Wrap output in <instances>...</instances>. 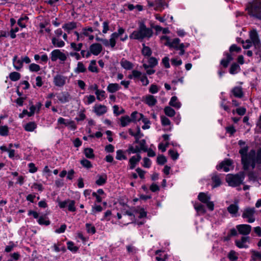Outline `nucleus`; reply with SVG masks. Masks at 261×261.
<instances>
[{
    "label": "nucleus",
    "mask_w": 261,
    "mask_h": 261,
    "mask_svg": "<svg viewBox=\"0 0 261 261\" xmlns=\"http://www.w3.org/2000/svg\"><path fill=\"white\" fill-rule=\"evenodd\" d=\"M138 24V30L133 31L129 35L130 39L142 40L144 38H150L152 36L153 33L152 29L147 28L143 21H140Z\"/></svg>",
    "instance_id": "obj_1"
},
{
    "label": "nucleus",
    "mask_w": 261,
    "mask_h": 261,
    "mask_svg": "<svg viewBox=\"0 0 261 261\" xmlns=\"http://www.w3.org/2000/svg\"><path fill=\"white\" fill-rule=\"evenodd\" d=\"M248 151V147L244 146L242 147L239 151L240 153L242 155V161L244 165V168L245 169H247L249 167H251L252 168H254V162L253 159H251L252 156H254L255 151L252 150L249 152L248 155L247 154Z\"/></svg>",
    "instance_id": "obj_2"
},
{
    "label": "nucleus",
    "mask_w": 261,
    "mask_h": 261,
    "mask_svg": "<svg viewBox=\"0 0 261 261\" xmlns=\"http://www.w3.org/2000/svg\"><path fill=\"white\" fill-rule=\"evenodd\" d=\"M250 15L255 16L261 19V2L259 0H254L252 3L248 4L246 7Z\"/></svg>",
    "instance_id": "obj_3"
},
{
    "label": "nucleus",
    "mask_w": 261,
    "mask_h": 261,
    "mask_svg": "<svg viewBox=\"0 0 261 261\" xmlns=\"http://www.w3.org/2000/svg\"><path fill=\"white\" fill-rule=\"evenodd\" d=\"M244 178L245 174L243 172H240L235 175L228 174L226 180L230 186L235 187L242 184Z\"/></svg>",
    "instance_id": "obj_4"
},
{
    "label": "nucleus",
    "mask_w": 261,
    "mask_h": 261,
    "mask_svg": "<svg viewBox=\"0 0 261 261\" xmlns=\"http://www.w3.org/2000/svg\"><path fill=\"white\" fill-rule=\"evenodd\" d=\"M255 211V209L254 207H247L243 211L242 217L247 219V222L253 223L255 220L254 216Z\"/></svg>",
    "instance_id": "obj_5"
},
{
    "label": "nucleus",
    "mask_w": 261,
    "mask_h": 261,
    "mask_svg": "<svg viewBox=\"0 0 261 261\" xmlns=\"http://www.w3.org/2000/svg\"><path fill=\"white\" fill-rule=\"evenodd\" d=\"M198 199L202 203L205 204L211 211L214 209V204L213 202L210 201L211 197L206 194L201 192L200 193L198 196Z\"/></svg>",
    "instance_id": "obj_6"
},
{
    "label": "nucleus",
    "mask_w": 261,
    "mask_h": 261,
    "mask_svg": "<svg viewBox=\"0 0 261 261\" xmlns=\"http://www.w3.org/2000/svg\"><path fill=\"white\" fill-rule=\"evenodd\" d=\"M68 203V211L70 212H75L76 211V208L75 205V201L74 200L68 199L64 201H59L58 202V205L60 208L63 209L67 206Z\"/></svg>",
    "instance_id": "obj_7"
},
{
    "label": "nucleus",
    "mask_w": 261,
    "mask_h": 261,
    "mask_svg": "<svg viewBox=\"0 0 261 261\" xmlns=\"http://www.w3.org/2000/svg\"><path fill=\"white\" fill-rule=\"evenodd\" d=\"M161 40H166L164 43L165 46H169L170 48H174L177 50L179 49V39L176 38L172 41H171L170 38L167 36H162L161 37Z\"/></svg>",
    "instance_id": "obj_8"
},
{
    "label": "nucleus",
    "mask_w": 261,
    "mask_h": 261,
    "mask_svg": "<svg viewBox=\"0 0 261 261\" xmlns=\"http://www.w3.org/2000/svg\"><path fill=\"white\" fill-rule=\"evenodd\" d=\"M125 32V30L122 27H119L117 32L113 33L110 35V46L114 48L116 44V39L121 36Z\"/></svg>",
    "instance_id": "obj_9"
},
{
    "label": "nucleus",
    "mask_w": 261,
    "mask_h": 261,
    "mask_svg": "<svg viewBox=\"0 0 261 261\" xmlns=\"http://www.w3.org/2000/svg\"><path fill=\"white\" fill-rule=\"evenodd\" d=\"M50 59L53 62H55L58 59L64 62L67 59V56L64 53L61 52L60 49H56L51 52Z\"/></svg>",
    "instance_id": "obj_10"
},
{
    "label": "nucleus",
    "mask_w": 261,
    "mask_h": 261,
    "mask_svg": "<svg viewBox=\"0 0 261 261\" xmlns=\"http://www.w3.org/2000/svg\"><path fill=\"white\" fill-rule=\"evenodd\" d=\"M58 123L60 124H64L66 126H69L71 130H75L77 127L75 122L71 120H66L63 117H60L58 119Z\"/></svg>",
    "instance_id": "obj_11"
},
{
    "label": "nucleus",
    "mask_w": 261,
    "mask_h": 261,
    "mask_svg": "<svg viewBox=\"0 0 261 261\" xmlns=\"http://www.w3.org/2000/svg\"><path fill=\"white\" fill-rule=\"evenodd\" d=\"M66 79V76L58 74L54 76L53 82L55 86L62 87L65 85Z\"/></svg>",
    "instance_id": "obj_12"
},
{
    "label": "nucleus",
    "mask_w": 261,
    "mask_h": 261,
    "mask_svg": "<svg viewBox=\"0 0 261 261\" xmlns=\"http://www.w3.org/2000/svg\"><path fill=\"white\" fill-rule=\"evenodd\" d=\"M56 95H57L58 100L62 103L68 102L71 99L70 94L66 91L62 92L60 93H57Z\"/></svg>",
    "instance_id": "obj_13"
},
{
    "label": "nucleus",
    "mask_w": 261,
    "mask_h": 261,
    "mask_svg": "<svg viewBox=\"0 0 261 261\" xmlns=\"http://www.w3.org/2000/svg\"><path fill=\"white\" fill-rule=\"evenodd\" d=\"M239 232L243 235H248L251 230V226L248 224H240L236 226Z\"/></svg>",
    "instance_id": "obj_14"
},
{
    "label": "nucleus",
    "mask_w": 261,
    "mask_h": 261,
    "mask_svg": "<svg viewBox=\"0 0 261 261\" xmlns=\"http://www.w3.org/2000/svg\"><path fill=\"white\" fill-rule=\"evenodd\" d=\"M89 49L92 54L94 56H98L102 50V46L101 44L94 43L90 45Z\"/></svg>",
    "instance_id": "obj_15"
},
{
    "label": "nucleus",
    "mask_w": 261,
    "mask_h": 261,
    "mask_svg": "<svg viewBox=\"0 0 261 261\" xmlns=\"http://www.w3.org/2000/svg\"><path fill=\"white\" fill-rule=\"evenodd\" d=\"M232 162L230 160H226L222 162L219 165L217 166V169L218 170L223 169L225 172H228L230 170V168L231 166Z\"/></svg>",
    "instance_id": "obj_16"
},
{
    "label": "nucleus",
    "mask_w": 261,
    "mask_h": 261,
    "mask_svg": "<svg viewBox=\"0 0 261 261\" xmlns=\"http://www.w3.org/2000/svg\"><path fill=\"white\" fill-rule=\"evenodd\" d=\"M250 38L251 41L254 44L255 47L260 46V42L259 40L258 34L255 30H252L250 33Z\"/></svg>",
    "instance_id": "obj_17"
},
{
    "label": "nucleus",
    "mask_w": 261,
    "mask_h": 261,
    "mask_svg": "<svg viewBox=\"0 0 261 261\" xmlns=\"http://www.w3.org/2000/svg\"><path fill=\"white\" fill-rule=\"evenodd\" d=\"M155 4L154 10L157 11L162 12L168 7V4L165 0H155Z\"/></svg>",
    "instance_id": "obj_18"
},
{
    "label": "nucleus",
    "mask_w": 261,
    "mask_h": 261,
    "mask_svg": "<svg viewBox=\"0 0 261 261\" xmlns=\"http://www.w3.org/2000/svg\"><path fill=\"white\" fill-rule=\"evenodd\" d=\"M97 179L95 181V184L98 186H102L106 184L108 179L107 175L106 173L98 174Z\"/></svg>",
    "instance_id": "obj_19"
},
{
    "label": "nucleus",
    "mask_w": 261,
    "mask_h": 261,
    "mask_svg": "<svg viewBox=\"0 0 261 261\" xmlns=\"http://www.w3.org/2000/svg\"><path fill=\"white\" fill-rule=\"evenodd\" d=\"M143 101L149 107H152L155 106L157 102V100L152 95H148L145 96V99Z\"/></svg>",
    "instance_id": "obj_20"
},
{
    "label": "nucleus",
    "mask_w": 261,
    "mask_h": 261,
    "mask_svg": "<svg viewBox=\"0 0 261 261\" xmlns=\"http://www.w3.org/2000/svg\"><path fill=\"white\" fill-rule=\"evenodd\" d=\"M17 56L15 55L13 57L12 62L13 63L14 67L17 70H20L23 67V62L22 59H17Z\"/></svg>",
    "instance_id": "obj_21"
},
{
    "label": "nucleus",
    "mask_w": 261,
    "mask_h": 261,
    "mask_svg": "<svg viewBox=\"0 0 261 261\" xmlns=\"http://www.w3.org/2000/svg\"><path fill=\"white\" fill-rule=\"evenodd\" d=\"M249 240L248 237H243L241 240H236L235 241L236 245L237 247L240 248H247L248 246L246 245V243Z\"/></svg>",
    "instance_id": "obj_22"
},
{
    "label": "nucleus",
    "mask_w": 261,
    "mask_h": 261,
    "mask_svg": "<svg viewBox=\"0 0 261 261\" xmlns=\"http://www.w3.org/2000/svg\"><path fill=\"white\" fill-rule=\"evenodd\" d=\"M107 111V107L104 105H95L94 107V112L97 115L100 116L105 114Z\"/></svg>",
    "instance_id": "obj_23"
},
{
    "label": "nucleus",
    "mask_w": 261,
    "mask_h": 261,
    "mask_svg": "<svg viewBox=\"0 0 261 261\" xmlns=\"http://www.w3.org/2000/svg\"><path fill=\"white\" fill-rule=\"evenodd\" d=\"M194 207L198 215H202L206 213L204 206L200 203H195L194 204Z\"/></svg>",
    "instance_id": "obj_24"
},
{
    "label": "nucleus",
    "mask_w": 261,
    "mask_h": 261,
    "mask_svg": "<svg viewBox=\"0 0 261 261\" xmlns=\"http://www.w3.org/2000/svg\"><path fill=\"white\" fill-rule=\"evenodd\" d=\"M140 117L138 119V121H142L144 123V125L142 126V129H147L150 128V121L147 118L145 117L143 114H140Z\"/></svg>",
    "instance_id": "obj_25"
},
{
    "label": "nucleus",
    "mask_w": 261,
    "mask_h": 261,
    "mask_svg": "<svg viewBox=\"0 0 261 261\" xmlns=\"http://www.w3.org/2000/svg\"><path fill=\"white\" fill-rule=\"evenodd\" d=\"M239 209V206L237 203L231 204L227 207L228 212L233 217H236L237 216V213L238 212Z\"/></svg>",
    "instance_id": "obj_26"
},
{
    "label": "nucleus",
    "mask_w": 261,
    "mask_h": 261,
    "mask_svg": "<svg viewBox=\"0 0 261 261\" xmlns=\"http://www.w3.org/2000/svg\"><path fill=\"white\" fill-rule=\"evenodd\" d=\"M76 22L74 21L66 23L62 26V28L68 33H69L71 30L76 29Z\"/></svg>",
    "instance_id": "obj_27"
},
{
    "label": "nucleus",
    "mask_w": 261,
    "mask_h": 261,
    "mask_svg": "<svg viewBox=\"0 0 261 261\" xmlns=\"http://www.w3.org/2000/svg\"><path fill=\"white\" fill-rule=\"evenodd\" d=\"M37 222L40 225L48 226L50 224V221L46 217V215L40 216L37 220Z\"/></svg>",
    "instance_id": "obj_28"
},
{
    "label": "nucleus",
    "mask_w": 261,
    "mask_h": 261,
    "mask_svg": "<svg viewBox=\"0 0 261 261\" xmlns=\"http://www.w3.org/2000/svg\"><path fill=\"white\" fill-rule=\"evenodd\" d=\"M121 87L117 83L109 84L107 87V91L111 93H113L118 91Z\"/></svg>",
    "instance_id": "obj_29"
},
{
    "label": "nucleus",
    "mask_w": 261,
    "mask_h": 261,
    "mask_svg": "<svg viewBox=\"0 0 261 261\" xmlns=\"http://www.w3.org/2000/svg\"><path fill=\"white\" fill-rule=\"evenodd\" d=\"M121 66L126 70H130L133 68L134 65L130 61L122 59L120 62Z\"/></svg>",
    "instance_id": "obj_30"
},
{
    "label": "nucleus",
    "mask_w": 261,
    "mask_h": 261,
    "mask_svg": "<svg viewBox=\"0 0 261 261\" xmlns=\"http://www.w3.org/2000/svg\"><path fill=\"white\" fill-rule=\"evenodd\" d=\"M142 47L141 50L142 55L145 57H150L152 53L151 49L149 46H146L145 43L142 44Z\"/></svg>",
    "instance_id": "obj_31"
},
{
    "label": "nucleus",
    "mask_w": 261,
    "mask_h": 261,
    "mask_svg": "<svg viewBox=\"0 0 261 261\" xmlns=\"http://www.w3.org/2000/svg\"><path fill=\"white\" fill-rule=\"evenodd\" d=\"M37 127V124L34 121L27 123L24 126V129L27 132H33Z\"/></svg>",
    "instance_id": "obj_32"
},
{
    "label": "nucleus",
    "mask_w": 261,
    "mask_h": 261,
    "mask_svg": "<svg viewBox=\"0 0 261 261\" xmlns=\"http://www.w3.org/2000/svg\"><path fill=\"white\" fill-rule=\"evenodd\" d=\"M51 43L55 47H62L64 46L65 43L61 39H57L56 37H53L51 39Z\"/></svg>",
    "instance_id": "obj_33"
},
{
    "label": "nucleus",
    "mask_w": 261,
    "mask_h": 261,
    "mask_svg": "<svg viewBox=\"0 0 261 261\" xmlns=\"http://www.w3.org/2000/svg\"><path fill=\"white\" fill-rule=\"evenodd\" d=\"M103 210V208L102 206L94 203V204L92 206L91 214L95 215L96 214L101 212Z\"/></svg>",
    "instance_id": "obj_34"
},
{
    "label": "nucleus",
    "mask_w": 261,
    "mask_h": 261,
    "mask_svg": "<svg viewBox=\"0 0 261 261\" xmlns=\"http://www.w3.org/2000/svg\"><path fill=\"white\" fill-rule=\"evenodd\" d=\"M231 92L233 95L237 97L241 98L243 95L242 88L241 87H236L233 88L231 90Z\"/></svg>",
    "instance_id": "obj_35"
},
{
    "label": "nucleus",
    "mask_w": 261,
    "mask_h": 261,
    "mask_svg": "<svg viewBox=\"0 0 261 261\" xmlns=\"http://www.w3.org/2000/svg\"><path fill=\"white\" fill-rule=\"evenodd\" d=\"M84 153L86 157L89 159H94L95 157L94 150L91 148H85L84 150Z\"/></svg>",
    "instance_id": "obj_36"
},
{
    "label": "nucleus",
    "mask_w": 261,
    "mask_h": 261,
    "mask_svg": "<svg viewBox=\"0 0 261 261\" xmlns=\"http://www.w3.org/2000/svg\"><path fill=\"white\" fill-rule=\"evenodd\" d=\"M120 125L122 127L126 126L130 123V117L128 115L121 116L120 118Z\"/></svg>",
    "instance_id": "obj_37"
},
{
    "label": "nucleus",
    "mask_w": 261,
    "mask_h": 261,
    "mask_svg": "<svg viewBox=\"0 0 261 261\" xmlns=\"http://www.w3.org/2000/svg\"><path fill=\"white\" fill-rule=\"evenodd\" d=\"M67 249L72 253H76L79 249L77 246L74 245V242L71 241L67 242Z\"/></svg>",
    "instance_id": "obj_38"
},
{
    "label": "nucleus",
    "mask_w": 261,
    "mask_h": 261,
    "mask_svg": "<svg viewBox=\"0 0 261 261\" xmlns=\"http://www.w3.org/2000/svg\"><path fill=\"white\" fill-rule=\"evenodd\" d=\"M232 60V57L231 55L229 54H226V58L225 59H223L221 61V64L224 67H227L229 63Z\"/></svg>",
    "instance_id": "obj_39"
},
{
    "label": "nucleus",
    "mask_w": 261,
    "mask_h": 261,
    "mask_svg": "<svg viewBox=\"0 0 261 261\" xmlns=\"http://www.w3.org/2000/svg\"><path fill=\"white\" fill-rule=\"evenodd\" d=\"M96 62L95 60L91 61L90 65L88 67V70L92 72H98V69L96 66Z\"/></svg>",
    "instance_id": "obj_40"
},
{
    "label": "nucleus",
    "mask_w": 261,
    "mask_h": 261,
    "mask_svg": "<svg viewBox=\"0 0 261 261\" xmlns=\"http://www.w3.org/2000/svg\"><path fill=\"white\" fill-rule=\"evenodd\" d=\"M164 113L166 115L172 117L175 114L174 110L169 106H166L164 108Z\"/></svg>",
    "instance_id": "obj_41"
},
{
    "label": "nucleus",
    "mask_w": 261,
    "mask_h": 261,
    "mask_svg": "<svg viewBox=\"0 0 261 261\" xmlns=\"http://www.w3.org/2000/svg\"><path fill=\"white\" fill-rule=\"evenodd\" d=\"M95 94L96 95L97 99L99 101H101L106 97V92L102 90H97V91H95Z\"/></svg>",
    "instance_id": "obj_42"
},
{
    "label": "nucleus",
    "mask_w": 261,
    "mask_h": 261,
    "mask_svg": "<svg viewBox=\"0 0 261 261\" xmlns=\"http://www.w3.org/2000/svg\"><path fill=\"white\" fill-rule=\"evenodd\" d=\"M21 77V74L18 72L13 71L9 74L10 79L13 82L18 81Z\"/></svg>",
    "instance_id": "obj_43"
},
{
    "label": "nucleus",
    "mask_w": 261,
    "mask_h": 261,
    "mask_svg": "<svg viewBox=\"0 0 261 261\" xmlns=\"http://www.w3.org/2000/svg\"><path fill=\"white\" fill-rule=\"evenodd\" d=\"M85 226L87 233L91 234H94L96 233V228L92 224L87 223L86 224Z\"/></svg>",
    "instance_id": "obj_44"
},
{
    "label": "nucleus",
    "mask_w": 261,
    "mask_h": 261,
    "mask_svg": "<svg viewBox=\"0 0 261 261\" xmlns=\"http://www.w3.org/2000/svg\"><path fill=\"white\" fill-rule=\"evenodd\" d=\"M74 71L77 73H84L86 71V68L82 62H79Z\"/></svg>",
    "instance_id": "obj_45"
},
{
    "label": "nucleus",
    "mask_w": 261,
    "mask_h": 261,
    "mask_svg": "<svg viewBox=\"0 0 261 261\" xmlns=\"http://www.w3.org/2000/svg\"><path fill=\"white\" fill-rule=\"evenodd\" d=\"M129 163V168L130 170H133L135 168L136 165L139 163L136 160V156H132L128 161Z\"/></svg>",
    "instance_id": "obj_46"
},
{
    "label": "nucleus",
    "mask_w": 261,
    "mask_h": 261,
    "mask_svg": "<svg viewBox=\"0 0 261 261\" xmlns=\"http://www.w3.org/2000/svg\"><path fill=\"white\" fill-rule=\"evenodd\" d=\"M167 161L166 158L163 154L159 155L157 157L156 162L159 165H164Z\"/></svg>",
    "instance_id": "obj_47"
},
{
    "label": "nucleus",
    "mask_w": 261,
    "mask_h": 261,
    "mask_svg": "<svg viewBox=\"0 0 261 261\" xmlns=\"http://www.w3.org/2000/svg\"><path fill=\"white\" fill-rule=\"evenodd\" d=\"M116 159L118 160H126L127 157L124 155L123 151L121 149L117 150L116 151Z\"/></svg>",
    "instance_id": "obj_48"
},
{
    "label": "nucleus",
    "mask_w": 261,
    "mask_h": 261,
    "mask_svg": "<svg viewBox=\"0 0 261 261\" xmlns=\"http://www.w3.org/2000/svg\"><path fill=\"white\" fill-rule=\"evenodd\" d=\"M81 164L85 168L87 169H90L92 167V164L91 162L87 159H83L80 161Z\"/></svg>",
    "instance_id": "obj_49"
},
{
    "label": "nucleus",
    "mask_w": 261,
    "mask_h": 261,
    "mask_svg": "<svg viewBox=\"0 0 261 261\" xmlns=\"http://www.w3.org/2000/svg\"><path fill=\"white\" fill-rule=\"evenodd\" d=\"M227 257L230 261H236L238 258V254L234 250H231L228 254Z\"/></svg>",
    "instance_id": "obj_50"
},
{
    "label": "nucleus",
    "mask_w": 261,
    "mask_h": 261,
    "mask_svg": "<svg viewBox=\"0 0 261 261\" xmlns=\"http://www.w3.org/2000/svg\"><path fill=\"white\" fill-rule=\"evenodd\" d=\"M9 135V127L7 125L0 126V135L7 136Z\"/></svg>",
    "instance_id": "obj_51"
},
{
    "label": "nucleus",
    "mask_w": 261,
    "mask_h": 261,
    "mask_svg": "<svg viewBox=\"0 0 261 261\" xmlns=\"http://www.w3.org/2000/svg\"><path fill=\"white\" fill-rule=\"evenodd\" d=\"M251 159H253L254 165L255 164V163H261V148L258 150L256 156H255V154L254 156L251 157L250 160L251 161Z\"/></svg>",
    "instance_id": "obj_52"
},
{
    "label": "nucleus",
    "mask_w": 261,
    "mask_h": 261,
    "mask_svg": "<svg viewBox=\"0 0 261 261\" xmlns=\"http://www.w3.org/2000/svg\"><path fill=\"white\" fill-rule=\"evenodd\" d=\"M240 69V67L238 64L237 63H233L231 65L229 72L232 74H234L238 72Z\"/></svg>",
    "instance_id": "obj_53"
},
{
    "label": "nucleus",
    "mask_w": 261,
    "mask_h": 261,
    "mask_svg": "<svg viewBox=\"0 0 261 261\" xmlns=\"http://www.w3.org/2000/svg\"><path fill=\"white\" fill-rule=\"evenodd\" d=\"M29 17L27 15L21 16L17 21V24L21 28H25L26 25L22 23V20H28Z\"/></svg>",
    "instance_id": "obj_54"
},
{
    "label": "nucleus",
    "mask_w": 261,
    "mask_h": 261,
    "mask_svg": "<svg viewBox=\"0 0 261 261\" xmlns=\"http://www.w3.org/2000/svg\"><path fill=\"white\" fill-rule=\"evenodd\" d=\"M127 252L128 254H134L136 253L137 249L132 244L127 245L126 246Z\"/></svg>",
    "instance_id": "obj_55"
},
{
    "label": "nucleus",
    "mask_w": 261,
    "mask_h": 261,
    "mask_svg": "<svg viewBox=\"0 0 261 261\" xmlns=\"http://www.w3.org/2000/svg\"><path fill=\"white\" fill-rule=\"evenodd\" d=\"M142 75V72L137 70H134L132 71V74H129L128 77L130 79H132L133 77L135 79H139Z\"/></svg>",
    "instance_id": "obj_56"
},
{
    "label": "nucleus",
    "mask_w": 261,
    "mask_h": 261,
    "mask_svg": "<svg viewBox=\"0 0 261 261\" xmlns=\"http://www.w3.org/2000/svg\"><path fill=\"white\" fill-rule=\"evenodd\" d=\"M212 179L214 184L213 186V188L218 187L221 185V179L218 175H214L212 177Z\"/></svg>",
    "instance_id": "obj_57"
},
{
    "label": "nucleus",
    "mask_w": 261,
    "mask_h": 261,
    "mask_svg": "<svg viewBox=\"0 0 261 261\" xmlns=\"http://www.w3.org/2000/svg\"><path fill=\"white\" fill-rule=\"evenodd\" d=\"M148 63L150 68H153L158 64V61L155 57H151L148 59Z\"/></svg>",
    "instance_id": "obj_58"
},
{
    "label": "nucleus",
    "mask_w": 261,
    "mask_h": 261,
    "mask_svg": "<svg viewBox=\"0 0 261 261\" xmlns=\"http://www.w3.org/2000/svg\"><path fill=\"white\" fill-rule=\"evenodd\" d=\"M136 212L139 214V216L138 217L139 219L146 218L147 217V212H146L143 207L140 208V209L137 210Z\"/></svg>",
    "instance_id": "obj_59"
},
{
    "label": "nucleus",
    "mask_w": 261,
    "mask_h": 261,
    "mask_svg": "<svg viewBox=\"0 0 261 261\" xmlns=\"http://www.w3.org/2000/svg\"><path fill=\"white\" fill-rule=\"evenodd\" d=\"M10 256L12 258L9 259L7 261H13V260H18L20 258L21 256L20 253L18 252L11 253Z\"/></svg>",
    "instance_id": "obj_60"
},
{
    "label": "nucleus",
    "mask_w": 261,
    "mask_h": 261,
    "mask_svg": "<svg viewBox=\"0 0 261 261\" xmlns=\"http://www.w3.org/2000/svg\"><path fill=\"white\" fill-rule=\"evenodd\" d=\"M29 69L32 72H38L40 70V66L35 63H32L29 66Z\"/></svg>",
    "instance_id": "obj_61"
},
{
    "label": "nucleus",
    "mask_w": 261,
    "mask_h": 261,
    "mask_svg": "<svg viewBox=\"0 0 261 261\" xmlns=\"http://www.w3.org/2000/svg\"><path fill=\"white\" fill-rule=\"evenodd\" d=\"M109 23H110V22L109 20H107L106 21H105L103 23H102V28H103V29H102V32L103 33V34H106L108 33V32L110 30V27H109Z\"/></svg>",
    "instance_id": "obj_62"
},
{
    "label": "nucleus",
    "mask_w": 261,
    "mask_h": 261,
    "mask_svg": "<svg viewBox=\"0 0 261 261\" xmlns=\"http://www.w3.org/2000/svg\"><path fill=\"white\" fill-rule=\"evenodd\" d=\"M9 244V245L6 246L5 249V251L7 253L11 252L13 248L16 246L13 241H10Z\"/></svg>",
    "instance_id": "obj_63"
},
{
    "label": "nucleus",
    "mask_w": 261,
    "mask_h": 261,
    "mask_svg": "<svg viewBox=\"0 0 261 261\" xmlns=\"http://www.w3.org/2000/svg\"><path fill=\"white\" fill-rule=\"evenodd\" d=\"M143 164L142 166L144 168H149L151 165V161L150 160V159L147 157H145L143 158Z\"/></svg>",
    "instance_id": "obj_64"
}]
</instances>
